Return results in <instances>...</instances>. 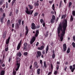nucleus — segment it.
I'll use <instances>...</instances> for the list:
<instances>
[{
    "mask_svg": "<svg viewBox=\"0 0 75 75\" xmlns=\"http://www.w3.org/2000/svg\"><path fill=\"white\" fill-rule=\"evenodd\" d=\"M62 27L63 28V30L62 31V33L60 35V40L61 41H62L64 38V36L65 34V30L66 28L67 27V20L66 19L62 23Z\"/></svg>",
    "mask_w": 75,
    "mask_h": 75,
    "instance_id": "1",
    "label": "nucleus"
},
{
    "mask_svg": "<svg viewBox=\"0 0 75 75\" xmlns=\"http://www.w3.org/2000/svg\"><path fill=\"white\" fill-rule=\"evenodd\" d=\"M60 30H61V31H62V25H59V27L57 29V33L59 37H60V35H59Z\"/></svg>",
    "mask_w": 75,
    "mask_h": 75,
    "instance_id": "2",
    "label": "nucleus"
},
{
    "mask_svg": "<svg viewBox=\"0 0 75 75\" xmlns=\"http://www.w3.org/2000/svg\"><path fill=\"white\" fill-rule=\"evenodd\" d=\"M26 10L25 11V13H27V14H29V15H30V14L31 15L33 14V11H30L28 10V8H27V7H26Z\"/></svg>",
    "mask_w": 75,
    "mask_h": 75,
    "instance_id": "3",
    "label": "nucleus"
},
{
    "mask_svg": "<svg viewBox=\"0 0 75 75\" xmlns=\"http://www.w3.org/2000/svg\"><path fill=\"white\" fill-rule=\"evenodd\" d=\"M16 60H17V63H16L17 66H20V59L19 58H16Z\"/></svg>",
    "mask_w": 75,
    "mask_h": 75,
    "instance_id": "4",
    "label": "nucleus"
},
{
    "mask_svg": "<svg viewBox=\"0 0 75 75\" xmlns=\"http://www.w3.org/2000/svg\"><path fill=\"white\" fill-rule=\"evenodd\" d=\"M21 43H22V40H21L19 43H18L17 47V50H20V48L21 47Z\"/></svg>",
    "mask_w": 75,
    "mask_h": 75,
    "instance_id": "5",
    "label": "nucleus"
},
{
    "mask_svg": "<svg viewBox=\"0 0 75 75\" xmlns=\"http://www.w3.org/2000/svg\"><path fill=\"white\" fill-rule=\"evenodd\" d=\"M35 38H36L35 37H33L32 38L30 41V43L31 44H33V42H34L35 41Z\"/></svg>",
    "mask_w": 75,
    "mask_h": 75,
    "instance_id": "6",
    "label": "nucleus"
},
{
    "mask_svg": "<svg viewBox=\"0 0 75 75\" xmlns=\"http://www.w3.org/2000/svg\"><path fill=\"white\" fill-rule=\"evenodd\" d=\"M31 28L33 30H35L36 29V26H35V25L34 23H33L32 24Z\"/></svg>",
    "mask_w": 75,
    "mask_h": 75,
    "instance_id": "7",
    "label": "nucleus"
},
{
    "mask_svg": "<svg viewBox=\"0 0 75 75\" xmlns=\"http://www.w3.org/2000/svg\"><path fill=\"white\" fill-rule=\"evenodd\" d=\"M70 69L71 70L72 72H73L75 69V66H73V67H72V66H70Z\"/></svg>",
    "mask_w": 75,
    "mask_h": 75,
    "instance_id": "8",
    "label": "nucleus"
},
{
    "mask_svg": "<svg viewBox=\"0 0 75 75\" xmlns=\"http://www.w3.org/2000/svg\"><path fill=\"white\" fill-rule=\"evenodd\" d=\"M55 20V16L54 15H53L52 16V18L51 19V22L52 23H54Z\"/></svg>",
    "mask_w": 75,
    "mask_h": 75,
    "instance_id": "9",
    "label": "nucleus"
},
{
    "mask_svg": "<svg viewBox=\"0 0 75 75\" xmlns=\"http://www.w3.org/2000/svg\"><path fill=\"white\" fill-rule=\"evenodd\" d=\"M38 54L37 55L36 57L37 58H38V57H40L41 55V52L38 51L37 52Z\"/></svg>",
    "mask_w": 75,
    "mask_h": 75,
    "instance_id": "10",
    "label": "nucleus"
},
{
    "mask_svg": "<svg viewBox=\"0 0 75 75\" xmlns=\"http://www.w3.org/2000/svg\"><path fill=\"white\" fill-rule=\"evenodd\" d=\"M25 30H26L25 35H27L28 34V26H25Z\"/></svg>",
    "mask_w": 75,
    "mask_h": 75,
    "instance_id": "11",
    "label": "nucleus"
},
{
    "mask_svg": "<svg viewBox=\"0 0 75 75\" xmlns=\"http://www.w3.org/2000/svg\"><path fill=\"white\" fill-rule=\"evenodd\" d=\"M40 22L41 23H43L42 24L43 26L45 27V23H44V21L43 19H41L40 20Z\"/></svg>",
    "mask_w": 75,
    "mask_h": 75,
    "instance_id": "12",
    "label": "nucleus"
},
{
    "mask_svg": "<svg viewBox=\"0 0 75 75\" xmlns=\"http://www.w3.org/2000/svg\"><path fill=\"white\" fill-rule=\"evenodd\" d=\"M38 34H39V30H36V33L35 34V36L36 37H38Z\"/></svg>",
    "mask_w": 75,
    "mask_h": 75,
    "instance_id": "13",
    "label": "nucleus"
},
{
    "mask_svg": "<svg viewBox=\"0 0 75 75\" xmlns=\"http://www.w3.org/2000/svg\"><path fill=\"white\" fill-rule=\"evenodd\" d=\"M39 4H40L39 1L38 0L36 1V2L34 4L35 6H39Z\"/></svg>",
    "mask_w": 75,
    "mask_h": 75,
    "instance_id": "14",
    "label": "nucleus"
},
{
    "mask_svg": "<svg viewBox=\"0 0 75 75\" xmlns=\"http://www.w3.org/2000/svg\"><path fill=\"white\" fill-rule=\"evenodd\" d=\"M63 49L64 51H65L67 50V45L66 44H64L63 45Z\"/></svg>",
    "mask_w": 75,
    "mask_h": 75,
    "instance_id": "15",
    "label": "nucleus"
},
{
    "mask_svg": "<svg viewBox=\"0 0 75 75\" xmlns=\"http://www.w3.org/2000/svg\"><path fill=\"white\" fill-rule=\"evenodd\" d=\"M10 37H9L8 39L6 40V44H8L9 43V41H10Z\"/></svg>",
    "mask_w": 75,
    "mask_h": 75,
    "instance_id": "16",
    "label": "nucleus"
},
{
    "mask_svg": "<svg viewBox=\"0 0 75 75\" xmlns=\"http://www.w3.org/2000/svg\"><path fill=\"white\" fill-rule=\"evenodd\" d=\"M19 68H20V66H15L14 67V68L15 69V70L16 71H17L18 70Z\"/></svg>",
    "mask_w": 75,
    "mask_h": 75,
    "instance_id": "17",
    "label": "nucleus"
},
{
    "mask_svg": "<svg viewBox=\"0 0 75 75\" xmlns=\"http://www.w3.org/2000/svg\"><path fill=\"white\" fill-rule=\"evenodd\" d=\"M27 43H25L24 44V46L23 47V48L25 50H26L27 48Z\"/></svg>",
    "mask_w": 75,
    "mask_h": 75,
    "instance_id": "18",
    "label": "nucleus"
},
{
    "mask_svg": "<svg viewBox=\"0 0 75 75\" xmlns=\"http://www.w3.org/2000/svg\"><path fill=\"white\" fill-rule=\"evenodd\" d=\"M5 74V71L2 70L0 73V75H4Z\"/></svg>",
    "mask_w": 75,
    "mask_h": 75,
    "instance_id": "19",
    "label": "nucleus"
},
{
    "mask_svg": "<svg viewBox=\"0 0 75 75\" xmlns=\"http://www.w3.org/2000/svg\"><path fill=\"white\" fill-rule=\"evenodd\" d=\"M44 48V46H42L40 47H38V49L39 50H43Z\"/></svg>",
    "mask_w": 75,
    "mask_h": 75,
    "instance_id": "20",
    "label": "nucleus"
},
{
    "mask_svg": "<svg viewBox=\"0 0 75 75\" xmlns=\"http://www.w3.org/2000/svg\"><path fill=\"white\" fill-rule=\"evenodd\" d=\"M22 55V54L21 52H18L17 53L16 55L18 56V57H20Z\"/></svg>",
    "mask_w": 75,
    "mask_h": 75,
    "instance_id": "21",
    "label": "nucleus"
},
{
    "mask_svg": "<svg viewBox=\"0 0 75 75\" xmlns=\"http://www.w3.org/2000/svg\"><path fill=\"white\" fill-rule=\"evenodd\" d=\"M40 71H41V69H38L37 71V72L38 75H40Z\"/></svg>",
    "mask_w": 75,
    "mask_h": 75,
    "instance_id": "22",
    "label": "nucleus"
},
{
    "mask_svg": "<svg viewBox=\"0 0 75 75\" xmlns=\"http://www.w3.org/2000/svg\"><path fill=\"white\" fill-rule=\"evenodd\" d=\"M16 73L17 72L15 71V70H13V75H16Z\"/></svg>",
    "mask_w": 75,
    "mask_h": 75,
    "instance_id": "23",
    "label": "nucleus"
},
{
    "mask_svg": "<svg viewBox=\"0 0 75 75\" xmlns=\"http://www.w3.org/2000/svg\"><path fill=\"white\" fill-rule=\"evenodd\" d=\"M46 55L47 54L48 52V46H47L46 49Z\"/></svg>",
    "mask_w": 75,
    "mask_h": 75,
    "instance_id": "24",
    "label": "nucleus"
},
{
    "mask_svg": "<svg viewBox=\"0 0 75 75\" xmlns=\"http://www.w3.org/2000/svg\"><path fill=\"white\" fill-rule=\"evenodd\" d=\"M28 7H29L30 9H33V6L30 5H28Z\"/></svg>",
    "mask_w": 75,
    "mask_h": 75,
    "instance_id": "25",
    "label": "nucleus"
},
{
    "mask_svg": "<svg viewBox=\"0 0 75 75\" xmlns=\"http://www.w3.org/2000/svg\"><path fill=\"white\" fill-rule=\"evenodd\" d=\"M67 53H69V52H70V48H68V49H67Z\"/></svg>",
    "mask_w": 75,
    "mask_h": 75,
    "instance_id": "26",
    "label": "nucleus"
},
{
    "mask_svg": "<svg viewBox=\"0 0 75 75\" xmlns=\"http://www.w3.org/2000/svg\"><path fill=\"white\" fill-rule=\"evenodd\" d=\"M62 1H61L60 2V5L59 6V7H60H60H61V6H62Z\"/></svg>",
    "mask_w": 75,
    "mask_h": 75,
    "instance_id": "27",
    "label": "nucleus"
},
{
    "mask_svg": "<svg viewBox=\"0 0 75 75\" xmlns=\"http://www.w3.org/2000/svg\"><path fill=\"white\" fill-rule=\"evenodd\" d=\"M71 5H72V3H71V2H70L69 4V8H71Z\"/></svg>",
    "mask_w": 75,
    "mask_h": 75,
    "instance_id": "28",
    "label": "nucleus"
},
{
    "mask_svg": "<svg viewBox=\"0 0 75 75\" xmlns=\"http://www.w3.org/2000/svg\"><path fill=\"white\" fill-rule=\"evenodd\" d=\"M5 16H6V14H5V13H3V15H2V18H4V17H5Z\"/></svg>",
    "mask_w": 75,
    "mask_h": 75,
    "instance_id": "29",
    "label": "nucleus"
},
{
    "mask_svg": "<svg viewBox=\"0 0 75 75\" xmlns=\"http://www.w3.org/2000/svg\"><path fill=\"white\" fill-rule=\"evenodd\" d=\"M54 5H55L54 4L52 6V9L53 10H54V11L55 10V7H54Z\"/></svg>",
    "mask_w": 75,
    "mask_h": 75,
    "instance_id": "30",
    "label": "nucleus"
},
{
    "mask_svg": "<svg viewBox=\"0 0 75 75\" xmlns=\"http://www.w3.org/2000/svg\"><path fill=\"white\" fill-rule=\"evenodd\" d=\"M73 19L74 18H73V17L72 16H71L70 18V21H73Z\"/></svg>",
    "mask_w": 75,
    "mask_h": 75,
    "instance_id": "31",
    "label": "nucleus"
},
{
    "mask_svg": "<svg viewBox=\"0 0 75 75\" xmlns=\"http://www.w3.org/2000/svg\"><path fill=\"white\" fill-rule=\"evenodd\" d=\"M65 17H66V15H63L62 17V18H65Z\"/></svg>",
    "mask_w": 75,
    "mask_h": 75,
    "instance_id": "32",
    "label": "nucleus"
},
{
    "mask_svg": "<svg viewBox=\"0 0 75 75\" xmlns=\"http://www.w3.org/2000/svg\"><path fill=\"white\" fill-rule=\"evenodd\" d=\"M10 24V20H8L7 21V24L8 25H9Z\"/></svg>",
    "mask_w": 75,
    "mask_h": 75,
    "instance_id": "33",
    "label": "nucleus"
},
{
    "mask_svg": "<svg viewBox=\"0 0 75 75\" xmlns=\"http://www.w3.org/2000/svg\"><path fill=\"white\" fill-rule=\"evenodd\" d=\"M72 45H73V47H74V48H75V43H74V42H73L72 43Z\"/></svg>",
    "mask_w": 75,
    "mask_h": 75,
    "instance_id": "34",
    "label": "nucleus"
},
{
    "mask_svg": "<svg viewBox=\"0 0 75 75\" xmlns=\"http://www.w3.org/2000/svg\"><path fill=\"white\" fill-rule=\"evenodd\" d=\"M21 19H19L18 21V23L19 24H21Z\"/></svg>",
    "mask_w": 75,
    "mask_h": 75,
    "instance_id": "35",
    "label": "nucleus"
},
{
    "mask_svg": "<svg viewBox=\"0 0 75 75\" xmlns=\"http://www.w3.org/2000/svg\"><path fill=\"white\" fill-rule=\"evenodd\" d=\"M48 32L47 31L46 32V34L45 35V36L46 37H47L48 36Z\"/></svg>",
    "mask_w": 75,
    "mask_h": 75,
    "instance_id": "36",
    "label": "nucleus"
},
{
    "mask_svg": "<svg viewBox=\"0 0 75 75\" xmlns=\"http://www.w3.org/2000/svg\"><path fill=\"white\" fill-rule=\"evenodd\" d=\"M58 73V71H55L54 72V75H57Z\"/></svg>",
    "mask_w": 75,
    "mask_h": 75,
    "instance_id": "37",
    "label": "nucleus"
},
{
    "mask_svg": "<svg viewBox=\"0 0 75 75\" xmlns=\"http://www.w3.org/2000/svg\"><path fill=\"white\" fill-rule=\"evenodd\" d=\"M72 14H73V15L74 16H75V11H73L72 12Z\"/></svg>",
    "mask_w": 75,
    "mask_h": 75,
    "instance_id": "38",
    "label": "nucleus"
},
{
    "mask_svg": "<svg viewBox=\"0 0 75 75\" xmlns=\"http://www.w3.org/2000/svg\"><path fill=\"white\" fill-rule=\"evenodd\" d=\"M14 3H15V4H16V2H14L12 1L11 4L12 6H13L14 5Z\"/></svg>",
    "mask_w": 75,
    "mask_h": 75,
    "instance_id": "39",
    "label": "nucleus"
},
{
    "mask_svg": "<svg viewBox=\"0 0 75 75\" xmlns=\"http://www.w3.org/2000/svg\"><path fill=\"white\" fill-rule=\"evenodd\" d=\"M55 56V54H53L52 55V58H54Z\"/></svg>",
    "mask_w": 75,
    "mask_h": 75,
    "instance_id": "40",
    "label": "nucleus"
},
{
    "mask_svg": "<svg viewBox=\"0 0 75 75\" xmlns=\"http://www.w3.org/2000/svg\"><path fill=\"white\" fill-rule=\"evenodd\" d=\"M37 62H35L34 63V65H35V66H37Z\"/></svg>",
    "mask_w": 75,
    "mask_h": 75,
    "instance_id": "41",
    "label": "nucleus"
},
{
    "mask_svg": "<svg viewBox=\"0 0 75 75\" xmlns=\"http://www.w3.org/2000/svg\"><path fill=\"white\" fill-rule=\"evenodd\" d=\"M4 18H1V23H3V19Z\"/></svg>",
    "mask_w": 75,
    "mask_h": 75,
    "instance_id": "42",
    "label": "nucleus"
},
{
    "mask_svg": "<svg viewBox=\"0 0 75 75\" xmlns=\"http://www.w3.org/2000/svg\"><path fill=\"white\" fill-rule=\"evenodd\" d=\"M28 54V53H27V52H25L24 53V55L25 56L27 55Z\"/></svg>",
    "mask_w": 75,
    "mask_h": 75,
    "instance_id": "43",
    "label": "nucleus"
},
{
    "mask_svg": "<svg viewBox=\"0 0 75 75\" xmlns=\"http://www.w3.org/2000/svg\"><path fill=\"white\" fill-rule=\"evenodd\" d=\"M8 47L5 48V51H8Z\"/></svg>",
    "mask_w": 75,
    "mask_h": 75,
    "instance_id": "44",
    "label": "nucleus"
},
{
    "mask_svg": "<svg viewBox=\"0 0 75 75\" xmlns=\"http://www.w3.org/2000/svg\"><path fill=\"white\" fill-rule=\"evenodd\" d=\"M67 66H66L65 67V68L64 69V70L65 71H67Z\"/></svg>",
    "mask_w": 75,
    "mask_h": 75,
    "instance_id": "45",
    "label": "nucleus"
},
{
    "mask_svg": "<svg viewBox=\"0 0 75 75\" xmlns=\"http://www.w3.org/2000/svg\"><path fill=\"white\" fill-rule=\"evenodd\" d=\"M12 15V12H10L9 14V16H11Z\"/></svg>",
    "mask_w": 75,
    "mask_h": 75,
    "instance_id": "46",
    "label": "nucleus"
},
{
    "mask_svg": "<svg viewBox=\"0 0 75 75\" xmlns=\"http://www.w3.org/2000/svg\"><path fill=\"white\" fill-rule=\"evenodd\" d=\"M38 15V13H35L34 14V16H37V15Z\"/></svg>",
    "mask_w": 75,
    "mask_h": 75,
    "instance_id": "47",
    "label": "nucleus"
},
{
    "mask_svg": "<svg viewBox=\"0 0 75 75\" xmlns=\"http://www.w3.org/2000/svg\"><path fill=\"white\" fill-rule=\"evenodd\" d=\"M44 66H46V62L45 61L44 62Z\"/></svg>",
    "mask_w": 75,
    "mask_h": 75,
    "instance_id": "48",
    "label": "nucleus"
},
{
    "mask_svg": "<svg viewBox=\"0 0 75 75\" xmlns=\"http://www.w3.org/2000/svg\"><path fill=\"white\" fill-rule=\"evenodd\" d=\"M40 63L41 64H42V60H40Z\"/></svg>",
    "mask_w": 75,
    "mask_h": 75,
    "instance_id": "49",
    "label": "nucleus"
},
{
    "mask_svg": "<svg viewBox=\"0 0 75 75\" xmlns=\"http://www.w3.org/2000/svg\"><path fill=\"white\" fill-rule=\"evenodd\" d=\"M53 2V1H49V3H50V4H52V3Z\"/></svg>",
    "mask_w": 75,
    "mask_h": 75,
    "instance_id": "50",
    "label": "nucleus"
},
{
    "mask_svg": "<svg viewBox=\"0 0 75 75\" xmlns=\"http://www.w3.org/2000/svg\"><path fill=\"white\" fill-rule=\"evenodd\" d=\"M0 11H1V12H3V9L2 8H0Z\"/></svg>",
    "mask_w": 75,
    "mask_h": 75,
    "instance_id": "51",
    "label": "nucleus"
},
{
    "mask_svg": "<svg viewBox=\"0 0 75 75\" xmlns=\"http://www.w3.org/2000/svg\"><path fill=\"white\" fill-rule=\"evenodd\" d=\"M12 28H14V23H13L12 25Z\"/></svg>",
    "mask_w": 75,
    "mask_h": 75,
    "instance_id": "52",
    "label": "nucleus"
},
{
    "mask_svg": "<svg viewBox=\"0 0 75 75\" xmlns=\"http://www.w3.org/2000/svg\"><path fill=\"white\" fill-rule=\"evenodd\" d=\"M3 4V2L2 1H0V5H1Z\"/></svg>",
    "mask_w": 75,
    "mask_h": 75,
    "instance_id": "53",
    "label": "nucleus"
},
{
    "mask_svg": "<svg viewBox=\"0 0 75 75\" xmlns=\"http://www.w3.org/2000/svg\"><path fill=\"white\" fill-rule=\"evenodd\" d=\"M38 44H39V42H37L36 45V46H38Z\"/></svg>",
    "mask_w": 75,
    "mask_h": 75,
    "instance_id": "54",
    "label": "nucleus"
},
{
    "mask_svg": "<svg viewBox=\"0 0 75 75\" xmlns=\"http://www.w3.org/2000/svg\"><path fill=\"white\" fill-rule=\"evenodd\" d=\"M73 38L74 41H75V36H73Z\"/></svg>",
    "mask_w": 75,
    "mask_h": 75,
    "instance_id": "55",
    "label": "nucleus"
},
{
    "mask_svg": "<svg viewBox=\"0 0 75 75\" xmlns=\"http://www.w3.org/2000/svg\"><path fill=\"white\" fill-rule=\"evenodd\" d=\"M56 69L57 70H58L59 69V66H57L56 68Z\"/></svg>",
    "mask_w": 75,
    "mask_h": 75,
    "instance_id": "56",
    "label": "nucleus"
},
{
    "mask_svg": "<svg viewBox=\"0 0 75 75\" xmlns=\"http://www.w3.org/2000/svg\"><path fill=\"white\" fill-rule=\"evenodd\" d=\"M40 27V25H38L37 27L36 28H39Z\"/></svg>",
    "mask_w": 75,
    "mask_h": 75,
    "instance_id": "57",
    "label": "nucleus"
},
{
    "mask_svg": "<svg viewBox=\"0 0 75 75\" xmlns=\"http://www.w3.org/2000/svg\"><path fill=\"white\" fill-rule=\"evenodd\" d=\"M42 54H45V52H44V51L43 50L42 52Z\"/></svg>",
    "mask_w": 75,
    "mask_h": 75,
    "instance_id": "58",
    "label": "nucleus"
},
{
    "mask_svg": "<svg viewBox=\"0 0 75 75\" xmlns=\"http://www.w3.org/2000/svg\"><path fill=\"white\" fill-rule=\"evenodd\" d=\"M59 19V18L58 17H57L56 19V21H58V20Z\"/></svg>",
    "mask_w": 75,
    "mask_h": 75,
    "instance_id": "59",
    "label": "nucleus"
},
{
    "mask_svg": "<svg viewBox=\"0 0 75 75\" xmlns=\"http://www.w3.org/2000/svg\"><path fill=\"white\" fill-rule=\"evenodd\" d=\"M22 24L23 25L24 24V21H23L22 22Z\"/></svg>",
    "mask_w": 75,
    "mask_h": 75,
    "instance_id": "60",
    "label": "nucleus"
},
{
    "mask_svg": "<svg viewBox=\"0 0 75 75\" xmlns=\"http://www.w3.org/2000/svg\"><path fill=\"white\" fill-rule=\"evenodd\" d=\"M42 16V17H44V13H42V15H41Z\"/></svg>",
    "mask_w": 75,
    "mask_h": 75,
    "instance_id": "61",
    "label": "nucleus"
},
{
    "mask_svg": "<svg viewBox=\"0 0 75 75\" xmlns=\"http://www.w3.org/2000/svg\"><path fill=\"white\" fill-rule=\"evenodd\" d=\"M64 1L65 3H67V0H64Z\"/></svg>",
    "mask_w": 75,
    "mask_h": 75,
    "instance_id": "62",
    "label": "nucleus"
},
{
    "mask_svg": "<svg viewBox=\"0 0 75 75\" xmlns=\"http://www.w3.org/2000/svg\"><path fill=\"white\" fill-rule=\"evenodd\" d=\"M57 64H58V65H59V64H60V63L59 62H57Z\"/></svg>",
    "mask_w": 75,
    "mask_h": 75,
    "instance_id": "63",
    "label": "nucleus"
},
{
    "mask_svg": "<svg viewBox=\"0 0 75 75\" xmlns=\"http://www.w3.org/2000/svg\"><path fill=\"white\" fill-rule=\"evenodd\" d=\"M11 61V58H10L9 59V62H10V61Z\"/></svg>",
    "mask_w": 75,
    "mask_h": 75,
    "instance_id": "64",
    "label": "nucleus"
}]
</instances>
